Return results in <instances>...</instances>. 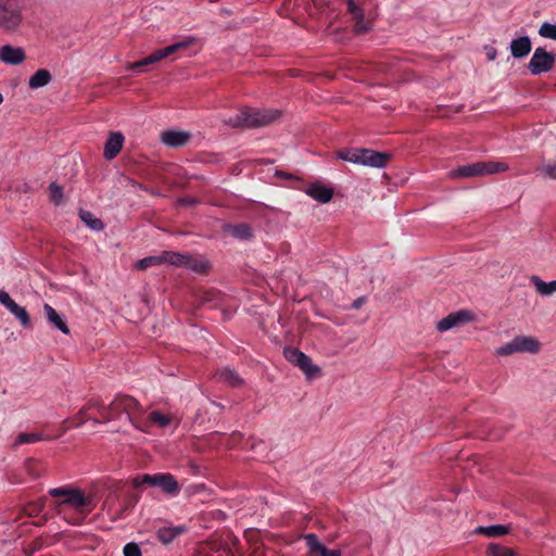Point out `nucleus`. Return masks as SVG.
<instances>
[{
	"label": "nucleus",
	"mask_w": 556,
	"mask_h": 556,
	"mask_svg": "<svg viewBox=\"0 0 556 556\" xmlns=\"http://www.w3.org/2000/svg\"><path fill=\"white\" fill-rule=\"evenodd\" d=\"M283 116V111L273 108L241 106L235 115H227L223 123L232 129H251L267 127Z\"/></svg>",
	"instance_id": "obj_1"
},
{
	"label": "nucleus",
	"mask_w": 556,
	"mask_h": 556,
	"mask_svg": "<svg viewBox=\"0 0 556 556\" xmlns=\"http://www.w3.org/2000/svg\"><path fill=\"white\" fill-rule=\"evenodd\" d=\"M48 493L51 497L60 498L54 504L58 514H61L63 509L67 507L78 514L88 515L93 510L97 504L91 493H85L80 489L71 485L52 488Z\"/></svg>",
	"instance_id": "obj_2"
},
{
	"label": "nucleus",
	"mask_w": 556,
	"mask_h": 556,
	"mask_svg": "<svg viewBox=\"0 0 556 556\" xmlns=\"http://www.w3.org/2000/svg\"><path fill=\"white\" fill-rule=\"evenodd\" d=\"M126 414L130 424L140 431H147V425L141 420L143 408L140 403L128 395H117L108 407H103L104 421L116 419Z\"/></svg>",
	"instance_id": "obj_3"
},
{
	"label": "nucleus",
	"mask_w": 556,
	"mask_h": 556,
	"mask_svg": "<svg viewBox=\"0 0 556 556\" xmlns=\"http://www.w3.org/2000/svg\"><path fill=\"white\" fill-rule=\"evenodd\" d=\"M339 160L374 169H383L392 161L393 154L365 148H344L338 150Z\"/></svg>",
	"instance_id": "obj_4"
},
{
	"label": "nucleus",
	"mask_w": 556,
	"mask_h": 556,
	"mask_svg": "<svg viewBox=\"0 0 556 556\" xmlns=\"http://www.w3.org/2000/svg\"><path fill=\"white\" fill-rule=\"evenodd\" d=\"M143 484L161 489L168 495H177L180 491L179 484L170 473H144L132 479L134 488L138 489Z\"/></svg>",
	"instance_id": "obj_5"
},
{
	"label": "nucleus",
	"mask_w": 556,
	"mask_h": 556,
	"mask_svg": "<svg viewBox=\"0 0 556 556\" xmlns=\"http://www.w3.org/2000/svg\"><path fill=\"white\" fill-rule=\"evenodd\" d=\"M540 342L530 336H517L511 341L498 346L495 351L497 356H508L514 353L535 354L540 351Z\"/></svg>",
	"instance_id": "obj_6"
},
{
	"label": "nucleus",
	"mask_w": 556,
	"mask_h": 556,
	"mask_svg": "<svg viewBox=\"0 0 556 556\" xmlns=\"http://www.w3.org/2000/svg\"><path fill=\"white\" fill-rule=\"evenodd\" d=\"M513 169L505 162H477L457 167L454 174H498Z\"/></svg>",
	"instance_id": "obj_7"
},
{
	"label": "nucleus",
	"mask_w": 556,
	"mask_h": 556,
	"mask_svg": "<svg viewBox=\"0 0 556 556\" xmlns=\"http://www.w3.org/2000/svg\"><path fill=\"white\" fill-rule=\"evenodd\" d=\"M285 357L292 363L293 365L298 366L300 369L303 370V372L308 377L313 378L316 375L320 372V368L312 363V359L309 356H307L302 351L294 349V348H288L285 349Z\"/></svg>",
	"instance_id": "obj_8"
},
{
	"label": "nucleus",
	"mask_w": 556,
	"mask_h": 556,
	"mask_svg": "<svg viewBox=\"0 0 556 556\" xmlns=\"http://www.w3.org/2000/svg\"><path fill=\"white\" fill-rule=\"evenodd\" d=\"M555 63V54L545 51L543 48H536L529 62V71L533 75L548 72Z\"/></svg>",
	"instance_id": "obj_9"
},
{
	"label": "nucleus",
	"mask_w": 556,
	"mask_h": 556,
	"mask_svg": "<svg viewBox=\"0 0 556 556\" xmlns=\"http://www.w3.org/2000/svg\"><path fill=\"white\" fill-rule=\"evenodd\" d=\"M22 20L23 16L17 2L0 7V28L13 31L20 26Z\"/></svg>",
	"instance_id": "obj_10"
},
{
	"label": "nucleus",
	"mask_w": 556,
	"mask_h": 556,
	"mask_svg": "<svg viewBox=\"0 0 556 556\" xmlns=\"http://www.w3.org/2000/svg\"><path fill=\"white\" fill-rule=\"evenodd\" d=\"M0 303L20 320L24 328L30 327L31 323L26 308L20 306L4 290H0Z\"/></svg>",
	"instance_id": "obj_11"
},
{
	"label": "nucleus",
	"mask_w": 556,
	"mask_h": 556,
	"mask_svg": "<svg viewBox=\"0 0 556 556\" xmlns=\"http://www.w3.org/2000/svg\"><path fill=\"white\" fill-rule=\"evenodd\" d=\"M191 132L178 129H168L160 135V141L167 148L178 149L187 146L191 140Z\"/></svg>",
	"instance_id": "obj_12"
},
{
	"label": "nucleus",
	"mask_w": 556,
	"mask_h": 556,
	"mask_svg": "<svg viewBox=\"0 0 556 556\" xmlns=\"http://www.w3.org/2000/svg\"><path fill=\"white\" fill-rule=\"evenodd\" d=\"M304 540L311 556H342L340 549H328L315 533L305 534Z\"/></svg>",
	"instance_id": "obj_13"
},
{
	"label": "nucleus",
	"mask_w": 556,
	"mask_h": 556,
	"mask_svg": "<svg viewBox=\"0 0 556 556\" xmlns=\"http://www.w3.org/2000/svg\"><path fill=\"white\" fill-rule=\"evenodd\" d=\"M471 318L470 313L466 311H459L456 313H452L446 317L442 318L437 323V330L440 332L447 331L454 327L460 326Z\"/></svg>",
	"instance_id": "obj_14"
},
{
	"label": "nucleus",
	"mask_w": 556,
	"mask_h": 556,
	"mask_svg": "<svg viewBox=\"0 0 556 556\" xmlns=\"http://www.w3.org/2000/svg\"><path fill=\"white\" fill-rule=\"evenodd\" d=\"M124 135L119 131H111L104 143L103 156L113 160L118 155L124 146Z\"/></svg>",
	"instance_id": "obj_15"
},
{
	"label": "nucleus",
	"mask_w": 556,
	"mask_h": 556,
	"mask_svg": "<svg viewBox=\"0 0 556 556\" xmlns=\"http://www.w3.org/2000/svg\"><path fill=\"white\" fill-rule=\"evenodd\" d=\"M332 187L323 185L319 181L312 182L306 188V194L319 203H328L333 198Z\"/></svg>",
	"instance_id": "obj_16"
},
{
	"label": "nucleus",
	"mask_w": 556,
	"mask_h": 556,
	"mask_svg": "<svg viewBox=\"0 0 556 556\" xmlns=\"http://www.w3.org/2000/svg\"><path fill=\"white\" fill-rule=\"evenodd\" d=\"M25 52L20 47L5 45L0 47V60L7 64L17 65L24 62Z\"/></svg>",
	"instance_id": "obj_17"
},
{
	"label": "nucleus",
	"mask_w": 556,
	"mask_h": 556,
	"mask_svg": "<svg viewBox=\"0 0 556 556\" xmlns=\"http://www.w3.org/2000/svg\"><path fill=\"white\" fill-rule=\"evenodd\" d=\"M348 10L353 15L355 20V33L364 34L370 30V22L365 21L364 11L356 5L354 0H346Z\"/></svg>",
	"instance_id": "obj_18"
},
{
	"label": "nucleus",
	"mask_w": 556,
	"mask_h": 556,
	"mask_svg": "<svg viewBox=\"0 0 556 556\" xmlns=\"http://www.w3.org/2000/svg\"><path fill=\"white\" fill-rule=\"evenodd\" d=\"M43 312L50 325L59 329L62 333L68 334L70 328L62 316L49 304L43 305Z\"/></svg>",
	"instance_id": "obj_19"
},
{
	"label": "nucleus",
	"mask_w": 556,
	"mask_h": 556,
	"mask_svg": "<svg viewBox=\"0 0 556 556\" xmlns=\"http://www.w3.org/2000/svg\"><path fill=\"white\" fill-rule=\"evenodd\" d=\"M510 532V527L506 525L479 526L473 530L475 534H483L488 538H500Z\"/></svg>",
	"instance_id": "obj_20"
},
{
	"label": "nucleus",
	"mask_w": 556,
	"mask_h": 556,
	"mask_svg": "<svg viewBox=\"0 0 556 556\" xmlns=\"http://www.w3.org/2000/svg\"><path fill=\"white\" fill-rule=\"evenodd\" d=\"M531 51V41L527 36L519 37L511 41L510 52L514 58L520 59L529 54Z\"/></svg>",
	"instance_id": "obj_21"
},
{
	"label": "nucleus",
	"mask_w": 556,
	"mask_h": 556,
	"mask_svg": "<svg viewBox=\"0 0 556 556\" xmlns=\"http://www.w3.org/2000/svg\"><path fill=\"white\" fill-rule=\"evenodd\" d=\"M185 532V528L181 526L178 527H162L156 531L157 540L167 545L172 543L176 536Z\"/></svg>",
	"instance_id": "obj_22"
},
{
	"label": "nucleus",
	"mask_w": 556,
	"mask_h": 556,
	"mask_svg": "<svg viewBox=\"0 0 556 556\" xmlns=\"http://www.w3.org/2000/svg\"><path fill=\"white\" fill-rule=\"evenodd\" d=\"M217 378L220 382H224L230 387H241L243 384V379L238 375V372L231 368H224L217 374Z\"/></svg>",
	"instance_id": "obj_23"
},
{
	"label": "nucleus",
	"mask_w": 556,
	"mask_h": 556,
	"mask_svg": "<svg viewBox=\"0 0 556 556\" xmlns=\"http://www.w3.org/2000/svg\"><path fill=\"white\" fill-rule=\"evenodd\" d=\"M530 280L535 287L536 292L543 296H548L556 292V280L545 282L538 276H532Z\"/></svg>",
	"instance_id": "obj_24"
},
{
	"label": "nucleus",
	"mask_w": 556,
	"mask_h": 556,
	"mask_svg": "<svg viewBox=\"0 0 556 556\" xmlns=\"http://www.w3.org/2000/svg\"><path fill=\"white\" fill-rule=\"evenodd\" d=\"M52 79V76L48 70H38L28 81L31 89H37L47 86Z\"/></svg>",
	"instance_id": "obj_25"
},
{
	"label": "nucleus",
	"mask_w": 556,
	"mask_h": 556,
	"mask_svg": "<svg viewBox=\"0 0 556 556\" xmlns=\"http://www.w3.org/2000/svg\"><path fill=\"white\" fill-rule=\"evenodd\" d=\"M184 268H188L197 274H206L210 269V263L205 258L192 257L188 254Z\"/></svg>",
	"instance_id": "obj_26"
},
{
	"label": "nucleus",
	"mask_w": 556,
	"mask_h": 556,
	"mask_svg": "<svg viewBox=\"0 0 556 556\" xmlns=\"http://www.w3.org/2000/svg\"><path fill=\"white\" fill-rule=\"evenodd\" d=\"M186 260H188L187 253H179L173 251H163L162 261L163 264L167 263L175 267H185Z\"/></svg>",
	"instance_id": "obj_27"
},
{
	"label": "nucleus",
	"mask_w": 556,
	"mask_h": 556,
	"mask_svg": "<svg viewBox=\"0 0 556 556\" xmlns=\"http://www.w3.org/2000/svg\"><path fill=\"white\" fill-rule=\"evenodd\" d=\"M263 165L266 166V170L269 172V173L273 172L275 175L283 174L282 172L278 170L274 166V161H270V160H255V161H252V162L249 163V167H244V169L252 170V172H262L264 169ZM239 170L241 172V170H243V168H240Z\"/></svg>",
	"instance_id": "obj_28"
},
{
	"label": "nucleus",
	"mask_w": 556,
	"mask_h": 556,
	"mask_svg": "<svg viewBox=\"0 0 556 556\" xmlns=\"http://www.w3.org/2000/svg\"><path fill=\"white\" fill-rule=\"evenodd\" d=\"M80 219L92 230L100 231L104 228V224L101 219L97 218L91 212L80 210Z\"/></svg>",
	"instance_id": "obj_29"
},
{
	"label": "nucleus",
	"mask_w": 556,
	"mask_h": 556,
	"mask_svg": "<svg viewBox=\"0 0 556 556\" xmlns=\"http://www.w3.org/2000/svg\"><path fill=\"white\" fill-rule=\"evenodd\" d=\"M486 556H516L513 548L497 543H489L485 551Z\"/></svg>",
	"instance_id": "obj_30"
},
{
	"label": "nucleus",
	"mask_w": 556,
	"mask_h": 556,
	"mask_svg": "<svg viewBox=\"0 0 556 556\" xmlns=\"http://www.w3.org/2000/svg\"><path fill=\"white\" fill-rule=\"evenodd\" d=\"M48 438H45L40 432H31V433H20L16 438L15 444H28V443H35L38 441L47 440Z\"/></svg>",
	"instance_id": "obj_31"
},
{
	"label": "nucleus",
	"mask_w": 556,
	"mask_h": 556,
	"mask_svg": "<svg viewBox=\"0 0 556 556\" xmlns=\"http://www.w3.org/2000/svg\"><path fill=\"white\" fill-rule=\"evenodd\" d=\"M161 264H163L162 253L159 255L147 256L144 258L139 260L136 264V267L138 269L143 270L147 269L148 267L157 266Z\"/></svg>",
	"instance_id": "obj_32"
},
{
	"label": "nucleus",
	"mask_w": 556,
	"mask_h": 556,
	"mask_svg": "<svg viewBox=\"0 0 556 556\" xmlns=\"http://www.w3.org/2000/svg\"><path fill=\"white\" fill-rule=\"evenodd\" d=\"M149 419L161 428H165L169 426L172 422V418L160 410L151 412L149 415Z\"/></svg>",
	"instance_id": "obj_33"
},
{
	"label": "nucleus",
	"mask_w": 556,
	"mask_h": 556,
	"mask_svg": "<svg viewBox=\"0 0 556 556\" xmlns=\"http://www.w3.org/2000/svg\"><path fill=\"white\" fill-rule=\"evenodd\" d=\"M50 199L54 204L59 205L63 200V188L56 182H51L49 186Z\"/></svg>",
	"instance_id": "obj_34"
},
{
	"label": "nucleus",
	"mask_w": 556,
	"mask_h": 556,
	"mask_svg": "<svg viewBox=\"0 0 556 556\" xmlns=\"http://www.w3.org/2000/svg\"><path fill=\"white\" fill-rule=\"evenodd\" d=\"M540 36L556 40V25L543 23L539 29Z\"/></svg>",
	"instance_id": "obj_35"
},
{
	"label": "nucleus",
	"mask_w": 556,
	"mask_h": 556,
	"mask_svg": "<svg viewBox=\"0 0 556 556\" xmlns=\"http://www.w3.org/2000/svg\"><path fill=\"white\" fill-rule=\"evenodd\" d=\"M231 232L236 238L239 239H250L252 237L251 229L247 225L235 226Z\"/></svg>",
	"instance_id": "obj_36"
},
{
	"label": "nucleus",
	"mask_w": 556,
	"mask_h": 556,
	"mask_svg": "<svg viewBox=\"0 0 556 556\" xmlns=\"http://www.w3.org/2000/svg\"><path fill=\"white\" fill-rule=\"evenodd\" d=\"M124 556H142L138 544L130 542L124 546Z\"/></svg>",
	"instance_id": "obj_37"
},
{
	"label": "nucleus",
	"mask_w": 556,
	"mask_h": 556,
	"mask_svg": "<svg viewBox=\"0 0 556 556\" xmlns=\"http://www.w3.org/2000/svg\"><path fill=\"white\" fill-rule=\"evenodd\" d=\"M162 59L163 58H162L161 52L159 50H156V51L152 52L150 55H148L147 58H144V61H146L147 65H150V64L161 61Z\"/></svg>",
	"instance_id": "obj_38"
},
{
	"label": "nucleus",
	"mask_w": 556,
	"mask_h": 556,
	"mask_svg": "<svg viewBox=\"0 0 556 556\" xmlns=\"http://www.w3.org/2000/svg\"><path fill=\"white\" fill-rule=\"evenodd\" d=\"M177 203L179 205H194L195 203H198V201L195 198L186 197V198L178 199Z\"/></svg>",
	"instance_id": "obj_39"
},
{
	"label": "nucleus",
	"mask_w": 556,
	"mask_h": 556,
	"mask_svg": "<svg viewBox=\"0 0 556 556\" xmlns=\"http://www.w3.org/2000/svg\"><path fill=\"white\" fill-rule=\"evenodd\" d=\"M194 42V39L193 38H188L187 40L185 41H180V42H177V43H174L175 47H176V50L178 51L179 49H186L188 48L189 46H191L192 43Z\"/></svg>",
	"instance_id": "obj_40"
},
{
	"label": "nucleus",
	"mask_w": 556,
	"mask_h": 556,
	"mask_svg": "<svg viewBox=\"0 0 556 556\" xmlns=\"http://www.w3.org/2000/svg\"><path fill=\"white\" fill-rule=\"evenodd\" d=\"M159 51L161 52L162 58L164 59V58L170 55L172 53L176 52L177 50H176L175 45H172V46H168V47H166L164 49H161Z\"/></svg>",
	"instance_id": "obj_41"
},
{
	"label": "nucleus",
	"mask_w": 556,
	"mask_h": 556,
	"mask_svg": "<svg viewBox=\"0 0 556 556\" xmlns=\"http://www.w3.org/2000/svg\"><path fill=\"white\" fill-rule=\"evenodd\" d=\"M142 66H147L144 59H142L140 61H137V62H134V63L127 64L126 68L127 70H137V68H140Z\"/></svg>",
	"instance_id": "obj_42"
},
{
	"label": "nucleus",
	"mask_w": 556,
	"mask_h": 556,
	"mask_svg": "<svg viewBox=\"0 0 556 556\" xmlns=\"http://www.w3.org/2000/svg\"><path fill=\"white\" fill-rule=\"evenodd\" d=\"M364 302H365L364 298H358L353 302L352 307L355 309H358V308H361V306L363 305Z\"/></svg>",
	"instance_id": "obj_43"
},
{
	"label": "nucleus",
	"mask_w": 556,
	"mask_h": 556,
	"mask_svg": "<svg viewBox=\"0 0 556 556\" xmlns=\"http://www.w3.org/2000/svg\"><path fill=\"white\" fill-rule=\"evenodd\" d=\"M543 170H545L546 174H556V165H547Z\"/></svg>",
	"instance_id": "obj_44"
},
{
	"label": "nucleus",
	"mask_w": 556,
	"mask_h": 556,
	"mask_svg": "<svg viewBox=\"0 0 556 556\" xmlns=\"http://www.w3.org/2000/svg\"><path fill=\"white\" fill-rule=\"evenodd\" d=\"M17 0H0V7L16 3Z\"/></svg>",
	"instance_id": "obj_45"
},
{
	"label": "nucleus",
	"mask_w": 556,
	"mask_h": 556,
	"mask_svg": "<svg viewBox=\"0 0 556 556\" xmlns=\"http://www.w3.org/2000/svg\"><path fill=\"white\" fill-rule=\"evenodd\" d=\"M86 409H87V408H81V409L79 410V415L85 416Z\"/></svg>",
	"instance_id": "obj_46"
},
{
	"label": "nucleus",
	"mask_w": 556,
	"mask_h": 556,
	"mask_svg": "<svg viewBox=\"0 0 556 556\" xmlns=\"http://www.w3.org/2000/svg\"><path fill=\"white\" fill-rule=\"evenodd\" d=\"M489 58H490L491 60H493V59L495 58V51H493L492 53H490V54H489Z\"/></svg>",
	"instance_id": "obj_47"
},
{
	"label": "nucleus",
	"mask_w": 556,
	"mask_h": 556,
	"mask_svg": "<svg viewBox=\"0 0 556 556\" xmlns=\"http://www.w3.org/2000/svg\"><path fill=\"white\" fill-rule=\"evenodd\" d=\"M3 102V96L0 93V104Z\"/></svg>",
	"instance_id": "obj_48"
},
{
	"label": "nucleus",
	"mask_w": 556,
	"mask_h": 556,
	"mask_svg": "<svg viewBox=\"0 0 556 556\" xmlns=\"http://www.w3.org/2000/svg\"><path fill=\"white\" fill-rule=\"evenodd\" d=\"M285 177L286 178H293L294 176L288 175V176H285ZM295 177L298 178L299 176H295Z\"/></svg>",
	"instance_id": "obj_49"
}]
</instances>
